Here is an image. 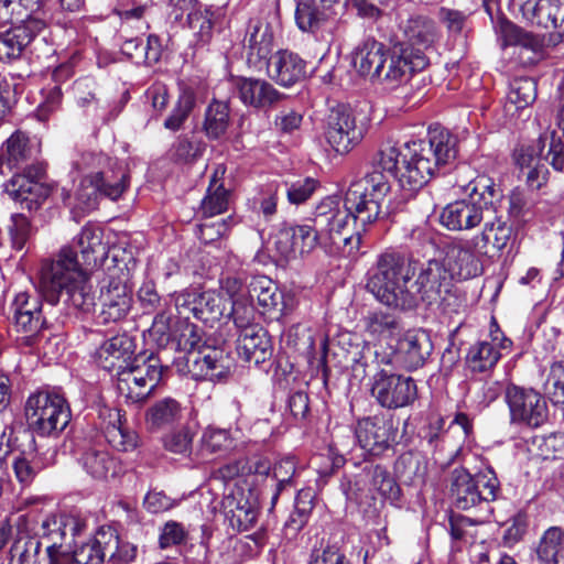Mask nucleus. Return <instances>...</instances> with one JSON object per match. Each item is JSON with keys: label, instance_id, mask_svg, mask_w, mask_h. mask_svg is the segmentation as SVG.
Returning a JSON list of instances; mask_svg holds the SVG:
<instances>
[{"label": "nucleus", "instance_id": "f257e3e1", "mask_svg": "<svg viewBox=\"0 0 564 564\" xmlns=\"http://www.w3.org/2000/svg\"><path fill=\"white\" fill-rule=\"evenodd\" d=\"M416 264L395 251L381 253L369 271L367 290L382 304L412 310L422 301L429 305L441 303L444 308L451 305L453 273L438 260H429L421 265L416 279Z\"/></svg>", "mask_w": 564, "mask_h": 564}, {"label": "nucleus", "instance_id": "f03ea898", "mask_svg": "<svg viewBox=\"0 0 564 564\" xmlns=\"http://www.w3.org/2000/svg\"><path fill=\"white\" fill-rule=\"evenodd\" d=\"M458 153L457 137L447 129L430 127L425 139L412 140L398 147L384 141L373 161V169L398 176L409 191L422 188L443 167L452 165Z\"/></svg>", "mask_w": 564, "mask_h": 564}, {"label": "nucleus", "instance_id": "7ed1b4c3", "mask_svg": "<svg viewBox=\"0 0 564 564\" xmlns=\"http://www.w3.org/2000/svg\"><path fill=\"white\" fill-rule=\"evenodd\" d=\"M40 290L51 304L63 299L64 303L82 312H89L95 305L89 279L73 247H63L52 260L43 262Z\"/></svg>", "mask_w": 564, "mask_h": 564}, {"label": "nucleus", "instance_id": "20e7f679", "mask_svg": "<svg viewBox=\"0 0 564 564\" xmlns=\"http://www.w3.org/2000/svg\"><path fill=\"white\" fill-rule=\"evenodd\" d=\"M318 232H322L327 247L346 249L350 256L359 250L362 234L372 223H364L357 213L348 206V194L344 204L333 197L323 199L315 208L311 219Z\"/></svg>", "mask_w": 564, "mask_h": 564}, {"label": "nucleus", "instance_id": "39448f33", "mask_svg": "<svg viewBox=\"0 0 564 564\" xmlns=\"http://www.w3.org/2000/svg\"><path fill=\"white\" fill-rule=\"evenodd\" d=\"M514 160L528 187L538 191L546 183L549 175L543 160L555 170L564 171V142L555 130L545 131L534 143L518 149Z\"/></svg>", "mask_w": 564, "mask_h": 564}, {"label": "nucleus", "instance_id": "423d86ee", "mask_svg": "<svg viewBox=\"0 0 564 564\" xmlns=\"http://www.w3.org/2000/svg\"><path fill=\"white\" fill-rule=\"evenodd\" d=\"M163 366L154 355L134 356L130 364L117 371V390L130 403H142L162 378Z\"/></svg>", "mask_w": 564, "mask_h": 564}, {"label": "nucleus", "instance_id": "0eeeda50", "mask_svg": "<svg viewBox=\"0 0 564 564\" xmlns=\"http://www.w3.org/2000/svg\"><path fill=\"white\" fill-rule=\"evenodd\" d=\"M499 480L491 469L471 475L464 467H456L449 475V492L457 509L469 510L482 502L495 501Z\"/></svg>", "mask_w": 564, "mask_h": 564}, {"label": "nucleus", "instance_id": "6e6552de", "mask_svg": "<svg viewBox=\"0 0 564 564\" xmlns=\"http://www.w3.org/2000/svg\"><path fill=\"white\" fill-rule=\"evenodd\" d=\"M25 416L36 433L48 436L62 432L67 426L70 411L62 395L41 391L28 399Z\"/></svg>", "mask_w": 564, "mask_h": 564}, {"label": "nucleus", "instance_id": "1a4fd4ad", "mask_svg": "<svg viewBox=\"0 0 564 564\" xmlns=\"http://www.w3.org/2000/svg\"><path fill=\"white\" fill-rule=\"evenodd\" d=\"M390 177L391 175L373 169L349 186L348 206L364 223L375 224L379 219L381 205L390 192Z\"/></svg>", "mask_w": 564, "mask_h": 564}, {"label": "nucleus", "instance_id": "9d476101", "mask_svg": "<svg viewBox=\"0 0 564 564\" xmlns=\"http://www.w3.org/2000/svg\"><path fill=\"white\" fill-rule=\"evenodd\" d=\"M83 523L80 520L67 513H51L46 516L36 534L39 541L46 544V554L48 561L53 564H61L66 554H70V550L66 549L67 539L74 538L80 532Z\"/></svg>", "mask_w": 564, "mask_h": 564}, {"label": "nucleus", "instance_id": "9b49d317", "mask_svg": "<svg viewBox=\"0 0 564 564\" xmlns=\"http://www.w3.org/2000/svg\"><path fill=\"white\" fill-rule=\"evenodd\" d=\"M371 394L382 408L400 409L415 401L417 387L411 377L382 369L373 377Z\"/></svg>", "mask_w": 564, "mask_h": 564}, {"label": "nucleus", "instance_id": "f8f14e48", "mask_svg": "<svg viewBox=\"0 0 564 564\" xmlns=\"http://www.w3.org/2000/svg\"><path fill=\"white\" fill-rule=\"evenodd\" d=\"M426 64L424 54L412 53L404 44H394L384 53L383 63L373 80L394 87L406 80L413 72L424 68Z\"/></svg>", "mask_w": 564, "mask_h": 564}, {"label": "nucleus", "instance_id": "ddd939ff", "mask_svg": "<svg viewBox=\"0 0 564 564\" xmlns=\"http://www.w3.org/2000/svg\"><path fill=\"white\" fill-rule=\"evenodd\" d=\"M444 250V264L453 276L466 280L481 273V258L487 254L474 237L454 239Z\"/></svg>", "mask_w": 564, "mask_h": 564}, {"label": "nucleus", "instance_id": "4468645a", "mask_svg": "<svg viewBox=\"0 0 564 564\" xmlns=\"http://www.w3.org/2000/svg\"><path fill=\"white\" fill-rule=\"evenodd\" d=\"M505 398L513 423H524L536 427L545 421L547 416L546 402L533 389L509 386L506 389Z\"/></svg>", "mask_w": 564, "mask_h": 564}, {"label": "nucleus", "instance_id": "2eb2a0df", "mask_svg": "<svg viewBox=\"0 0 564 564\" xmlns=\"http://www.w3.org/2000/svg\"><path fill=\"white\" fill-rule=\"evenodd\" d=\"M221 506L232 529L243 532L256 525L259 506L257 497L249 487L235 484L234 488L225 495Z\"/></svg>", "mask_w": 564, "mask_h": 564}, {"label": "nucleus", "instance_id": "dca6fc26", "mask_svg": "<svg viewBox=\"0 0 564 564\" xmlns=\"http://www.w3.org/2000/svg\"><path fill=\"white\" fill-rule=\"evenodd\" d=\"M325 133L327 142L336 152L347 153L362 140L365 130L356 123L349 108L338 106L327 117Z\"/></svg>", "mask_w": 564, "mask_h": 564}, {"label": "nucleus", "instance_id": "f3484780", "mask_svg": "<svg viewBox=\"0 0 564 564\" xmlns=\"http://www.w3.org/2000/svg\"><path fill=\"white\" fill-rule=\"evenodd\" d=\"M11 322L21 340L31 346L44 328L45 319L42 314V303L39 296L26 292L17 294L11 304Z\"/></svg>", "mask_w": 564, "mask_h": 564}, {"label": "nucleus", "instance_id": "a211bd4d", "mask_svg": "<svg viewBox=\"0 0 564 564\" xmlns=\"http://www.w3.org/2000/svg\"><path fill=\"white\" fill-rule=\"evenodd\" d=\"M355 434L361 448L372 455H380L395 442L398 430L392 420L373 416L358 421Z\"/></svg>", "mask_w": 564, "mask_h": 564}, {"label": "nucleus", "instance_id": "6ab92c4d", "mask_svg": "<svg viewBox=\"0 0 564 564\" xmlns=\"http://www.w3.org/2000/svg\"><path fill=\"white\" fill-rule=\"evenodd\" d=\"M399 31L402 33L404 44L412 53L423 54L424 50L431 47L438 37L437 26L433 19L425 14L399 13Z\"/></svg>", "mask_w": 564, "mask_h": 564}, {"label": "nucleus", "instance_id": "aec40b11", "mask_svg": "<svg viewBox=\"0 0 564 564\" xmlns=\"http://www.w3.org/2000/svg\"><path fill=\"white\" fill-rule=\"evenodd\" d=\"M318 245L327 247L325 238L314 223L283 227L275 240L276 250L285 258L295 253H310Z\"/></svg>", "mask_w": 564, "mask_h": 564}, {"label": "nucleus", "instance_id": "412c9836", "mask_svg": "<svg viewBox=\"0 0 564 564\" xmlns=\"http://www.w3.org/2000/svg\"><path fill=\"white\" fill-rule=\"evenodd\" d=\"M99 301L101 311L99 317L104 324L116 323L123 319L132 307V291L126 281L109 276L101 288Z\"/></svg>", "mask_w": 564, "mask_h": 564}, {"label": "nucleus", "instance_id": "4be33fe9", "mask_svg": "<svg viewBox=\"0 0 564 564\" xmlns=\"http://www.w3.org/2000/svg\"><path fill=\"white\" fill-rule=\"evenodd\" d=\"M248 292L251 297H257L260 313L270 318H279L293 308L292 295L279 291L276 284L267 276L254 278Z\"/></svg>", "mask_w": 564, "mask_h": 564}, {"label": "nucleus", "instance_id": "5701e85b", "mask_svg": "<svg viewBox=\"0 0 564 564\" xmlns=\"http://www.w3.org/2000/svg\"><path fill=\"white\" fill-rule=\"evenodd\" d=\"M11 22L18 25L0 33V61L19 58L34 36L45 28L41 19Z\"/></svg>", "mask_w": 564, "mask_h": 564}, {"label": "nucleus", "instance_id": "b1692460", "mask_svg": "<svg viewBox=\"0 0 564 564\" xmlns=\"http://www.w3.org/2000/svg\"><path fill=\"white\" fill-rule=\"evenodd\" d=\"M489 212V208L473 199H460L443 209L441 223L449 230H469L484 221Z\"/></svg>", "mask_w": 564, "mask_h": 564}, {"label": "nucleus", "instance_id": "393cba45", "mask_svg": "<svg viewBox=\"0 0 564 564\" xmlns=\"http://www.w3.org/2000/svg\"><path fill=\"white\" fill-rule=\"evenodd\" d=\"M80 463L84 469L96 479L115 477L120 471L119 463L108 452L101 435L83 446Z\"/></svg>", "mask_w": 564, "mask_h": 564}, {"label": "nucleus", "instance_id": "a878e982", "mask_svg": "<svg viewBox=\"0 0 564 564\" xmlns=\"http://www.w3.org/2000/svg\"><path fill=\"white\" fill-rule=\"evenodd\" d=\"M433 345L423 329L408 330L398 341L397 356L408 370L422 367L431 355Z\"/></svg>", "mask_w": 564, "mask_h": 564}, {"label": "nucleus", "instance_id": "bb28decb", "mask_svg": "<svg viewBox=\"0 0 564 564\" xmlns=\"http://www.w3.org/2000/svg\"><path fill=\"white\" fill-rule=\"evenodd\" d=\"M305 62L295 53L281 50L268 59V75L281 86L290 87L301 82L306 74Z\"/></svg>", "mask_w": 564, "mask_h": 564}, {"label": "nucleus", "instance_id": "cd10ccee", "mask_svg": "<svg viewBox=\"0 0 564 564\" xmlns=\"http://www.w3.org/2000/svg\"><path fill=\"white\" fill-rule=\"evenodd\" d=\"M134 341L126 335H117L106 340L97 351L98 365L108 371L127 367L134 358Z\"/></svg>", "mask_w": 564, "mask_h": 564}, {"label": "nucleus", "instance_id": "c85d7f7f", "mask_svg": "<svg viewBox=\"0 0 564 564\" xmlns=\"http://www.w3.org/2000/svg\"><path fill=\"white\" fill-rule=\"evenodd\" d=\"M104 231L101 228L86 225L74 240V246L78 248L86 269H94L104 263L108 257V247L102 241Z\"/></svg>", "mask_w": 564, "mask_h": 564}, {"label": "nucleus", "instance_id": "c756f323", "mask_svg": "<svg viewBox=\"0 0 564 564\" xmlns=\"http://www.w3.org/2000/svg\"><path fill=\"white\" fill-rule=\"evenodd\" d=\"M274 29L265 19H251L245 36L249 62L267 59L273 48Z\"/></svg>", "mask_w": 564, "mask_h": 564}, {"label": "nucleus", "instance_id": "7c9ffc66", "mask_svg": "<svg viewBox=\"0 0 564 564\" xmlns=\"http://www.w3.org/2000/svg\"><path fill=\"white\" fill-rule=\"evenodd\" d=\"M238 354L249 362L259 365L271 356V343L263 327L246 328L237 339Z\"/></svg>", "mask_w": 564, "mask_h": 564}, {"label": "nucleus", "instance_id": "2f4dec72", "mask_svg": "<svg viewBox=\"0 0 564 564\" xmlns=\"http://www.w3.org/2000/svg\"><path fill=\"white\" fill-rule=\"evenodd\" d=\"M115 529L101 527L94 539L83 544L74 552L73 560L77 564H102L106 562L107 551L113 549Z\"/></svg>", "mask_w": 564, "mask_h": 564}, {"label": "nucleus", "instance_id": "473e14b6", "mask_svg": "<svg viewBox=\"0 0 564 564\" xmlns=\"http://www.w3.org/2000/svg\"><path fill=\"white\" fill-rule=\"evenodd\" d=\"M237 88L241 101L254 108L269 107L281 97L280 93L264 79L240 78Z\"/></svg>", "mask_w": 564, "mask_h": 564}, {"label": "nucleus", "instance_id": "72a5a7b5", "mask_svg": "<svg viewBox=\"0 0 564 564\" xmlns=\"http://www.w3.org/2000/svg\"><path fill=\"white\" fill-rule=\"evenodd\" d=\"M194 368L198 375L208 380H221L228 376L231 368V360L228 354L215 347H204L193 358Z\"/></svg>", "mask_w": 564, "mask_h": 564}, {"label": "nucleus", "instance_id": "f704fd0d", "mask_svg": "<svg viewBox=\"0 0 564 564\" xmlns=\"http://www.w3.org/2000/svg\"><path fill=\"white\" fill-rule=\"evenodd\" d=\"M511 237L512 228L506 220L501 217L489 219L487 215L482 231L474 236L487 256H489L490 249L497 252L503 250Z\"/></svg>", "mask_w": 564, "mask_h": 564}, {"label": "nucleus", "instance_id": "c9c22d12", "mask_svg": "<svg viewBox=\"0 0 564 564\" xmlns=\"http://www.w3.org/2000/svg\"><path fill=\"white\" fill-rule=\"evenodd\" d=\"M53 187L45 183H36L25 173L15 174L6 184L7 194L14 200L37 203L47 198Z\"/></svg>", "mask_w": 564, "mask_h": 564}, {"label": "nucleus", "instance_id": "e433bc0d", "mask_svg": "<svg viewBox=\"0 0 564 564\" xmlns=\"http://www.w3.org/2000/svg\"><path fill=\"white\" fill-rule=\"evenodd\" d=\"M384 53L386 50L382 43L372 37L367 39L355 50L354 67L360 75L368 76L373 80L381 63H383Z\"/></svg>", "mask_w": 564, "mask_h": 564}, {"label": "nucleus", "instance_id": "4c0bfd02", "mask_svg": "<svg viewBox=\"0 0 564 564\" xmlns=\"http://www.w3.org/2000/svg\"><path fill=\"white\" fill-rule=\"evenodd\" d=\"M224 173L225 169L218 166L210 178L206 195L200 204V213L204 217H214L228 210L231 195L219 178V175L223 176Z\"/></svg>", "mask_w": 564, "mask_h": 564}, {"label": "nucleus", "instance_id": "58836bf2", "mask_svg": "<svg viewBox=\"0 0 564 564\" xmlns=\"http://www.w3.org/2000/svg\"><path fill=\"white\" fill-rule=\"evenodd\" d=\"M181 417V403L173 398H163L147 410L145 425L149 431L156 432L176 423Z\"/></svg>", "mask_w": 564, "mask_h": 564}, {"label": "nucleus", "instance_id": "ea45409f", "mask_svg": "<svg viewBox=\"0 0 564 564\" xmlns=\"http://www.w3.org/2000/svg\"><path fill=\"white\" fill-rule=\"evenodd\" d=\"M86 182H94L99 187L100 195L118 199L127 189L129 175L123 167L108 169L86 175Z\"/></svg>", "mask_w": 564, "mask_h": 564}, {"label": "nucleus", "instance_id": "a19ab883", "mask_svg": "<svg viewBox=\"0 0 564 564\" xmlns=\"http://www.w3.org/2000/svg\"><path fill=\"white\" fill-rule=\"evenodd\" d=\"M0 19L3 21H30L41 19L47 24L42 0H0Z\"/></svg>", "mask_w": 564, "mask_h": 564}, {"label": "nucleus", "instance_id": "79ce46f5", "mask_svg": "<svg viewBox=\"0 0 564 564\" xmlns=\"http://www.w3.org/2000/svg\"><path fill=\"white\" fill-rule=\"evenodd\" d=\"M32 150L29 145V138L20 131L14 132L2 145L0 160L8 169H19L29 159Z\"/></svg>", "mask_w": 564, "mask_h": 564}, {"label": "nucleus", "instance_id": "37998d69", "mask_svg": "<svg viewBox=\"0 0 564 564\" xmlns=\"http://www.w3.org/2000/svg\"><path fill=\"white\" fill-rule=\"evenodd\" d=\"M226 311V301L214 291L203 292L197 296V303L191 307V314L204 322L215 323L220 319Z\"/></svg>", "mask_w": 564, "mask_h": 564}, {"label": "nucleus", "instance_id": "c03bdc74", "mask_svg": "<svg viewBox=\"0 0 564 564\" xmlns=\"http://www.w3.org/2000/svg\"><path fill=\"white\" fill-rule=\"evenodd\" d=\"M365 330L373 338L387 339L395 336L401 328L399 318L382 311L371 312L364 318Z\"/></svg>", "mask_w": 564, "mask_h": 564}, {"label": "nucleus", "instance_id": "a18cd8bd", "mask_svg": "<svg viewBox=\"0 0 564 564\" xmlns=\"http://www.w3.org/2000/svg\"><path fill=\"white\" fill-rule=\"evenodd\" d=\"M332 9H324L312 0L301 1L296 6L295 20L304 32H314L329 17Z\"/></svg>", "mask_w": 564, "mask_h": 564}, {"label": "nucleus", "instance_id": "49530a36", "mask_svg": "<svg viewBox=\"0 0 564 564\" xmlns=\"http://www.w3.org/2000/svg\"><path fill=\"white\" fill-rule=\"evenodd\" d=\"M564 531L558 527L547 529L536 549L538 557L545 564H556L564 554Z\"/></svg>", "mask_w": 564, "mask_h": 564}, {"label": "nucleus", "instance_id": "de8ad7c7", "mask_svg": "<svg viewBox=\"0 0 564 564\" xmlns=\"http://www.w3.org/2000/svg\"><path fill=\"white\" fill-rule=\"evenodd\" d=\"M499 358V350L492 343L480 341L470 347L467 364L473 371L482 372L492 368Z\"/></svg>", "mask_w": 564, "mask_h": 564}, {"label": "nucleus", "instance_id": "09e8293b", "mask_svg": "<svg viewBox=\"0 0 564 564\" xmlns=\"http://www.w3.org/2000/svg\"><path fill=\"white\" fill-rule=\"evenodd\" d=\"M102 438L118 451L130 452L138 446L139 437L134 431L121 422L120 414L117 413V424L109 425Z\"/></svg>", "mask_w": 564, "mask_h": 564}, {"label": "nucleus", "instance_id": "8fccbe9b", "mask_svg": "<svg viewBox=\"0 0 564 564\" xmlns=\"http://www.w3.org/2000/svg\"><path fill=\"white\" fill-rule=\"evenodd\" d=\"M369 485L372 491H377L383 499L395 501L400 497V488L393 477L381 466L367 470Z\"/></svg>", "mask_w": 564, "mask_h": 564}, {"label": "nucleus", "instance_id": "3c124183", "mask_svg": "<svg viewBox=\"0 0 564 564\" xmlns=\"http://www.w3.org/2000/svg\"><path fill=\"white\" fill-rule=\"evenodd\" d=\"M41 541L35 538H19L10 549L9 564H41Z\"/></svg>", "mask_w": 564, "mask_h": 564}, {"label": "nucleus", "instance_id": "603ef678", "mask_svg": "<svg viewBox=\"0 0 564 564\" xmlns=\"http://www.w3.org/2000/svg\"><path fill=\"white\" fill-rule=\"evenodd\" d=\"M341 488L347 499L359 505H370L375 499L367 471L356 475L341 484Z\"/></svg>", "mask_w": 564, "mask_h": 564}, {"label": "nucleus", "instance_id": "864d4df0", "mask_svg": "<svg viewBox=\"0 0 564 564\" xmlns=\"http://www.w3.org/2000/svg\"><path fill=\"white\" fill-rule=\"evenodd\" d=\"M228 107L224 102L215 101L209 105L205 117V131L208 137L217 139L223 135L228 127Z\"/></svg>", "mask_w": 564, "mask_h": 564}, {"label": "nucleus", "instance_id": "5fc2aeb1", "mask_svg": "<svg viewBox=\"0 0 564 564\" xmlns=\"http://www.w3.org/2000/svg\"><path fill=\"white\" fill-rule=\"evenodd\" d=\"M11 466L17 480L22 485L31 484L42 468L33 452L13 455Z\"/></svg>", "mask_w": 564, "mask_h": 564}, {"label": "nucleus", "instance_id": "6e6d98bb", "mask_svg": "<svg viewBox=\"0 0 564 564\" xmlns=\"http://www.w3.org/2000/svg\"><path fill=\"white\" fill-rule=\"evenodd\" d=\"M536 98V84L532 78H516L510 86L508 99L518 109L525 108Z\"/></svg>", "mask_w": 564, "mask_h": 564}, {"label": "nucleus", "instance_id": "4d7b16f0", "mask_svg": "<svg viewBox=\"0 0 564 564\" xmlns=\"http://www.w3.org/2000/svg\"><path fill=\"white\" fill-rule=\"evenodd\" d=\"M295 463L292 458H283L279 460L272 471V479L275 481L274 491L272 494L271 502L274 506L281 492L293 486V476L295 474Z\"/></svg>", "mask_w": 564, "mask_h": 564}, {"label": "nucleus", "instance_id": "13d9d810", "mask_svg": "<svg viewBox=\"0 0 564 564\" xmlns=\"http://www.w3.org/2000/svg\"><path fill=\"white\" fill-rule=\"evenodd\" d=\"M202 451L208 454H221L232 447V438L227 430L208 427L203 433Z\"/></svg>", "mask_w": 564, "mask_h": 564}, {"label": "nucleus", "instance_id": "bf43d9fd", "mask_svg": "<svg viewBox=\"0 0 564 564\" xmlns=\"http://www.w3.org/2000/svg\"><path fill=\"white\" fill-rule=\"evenodd\" d=\"M544 393L554 404L564 405V362H554L544 383Z\"/></svg>", "mask_w": 564, "mask_h": 564}, {"label": "nucleus", "instance_id": "052dcab7", "mask_svg": "<svg viewBox=\"0 0 564 564\" xmlns=\"http://www.w3.org/2000/svg\"><path fill=\"white\" fill-rule=\"evenodd\" d=\"M230 317L239 333L246 328L259 327L260 325L254 322L256 312L254 307L248 299H238L231 303Z\"/></svg>", "mask_w": 564, "mask_h": 564}, {"label": "nucleus", "instance_id": "680f3d73", "mask_svg": "<svg viewBox=\"0 0 564 564\" xmlns=\"http://www.w3.org/2000/svg\"><path fill=\"white\" fill-rule=\"evenodd\" d=\"M178 346L187 354V362H192L197 357V352L205 347L202 344V335L198 327L194 324H186L180 334Z\"/></svg>", "mask_w": 564, "mask_h": 564}, {"label": "nucleus", "instance_id": "e2e57ef3", "mask_svg": "<svg viewBox=\"0 0 564 564\" xmlns=\"http://www.w3.org/2000/svg\"><path fill=\"white\" fill-rule=\"evenodd\" d=\"M317 181L312 177L297 180L288 185L286 197L293 205H300L311 198L317 188Z\"/></svg>", "mask_w": 564, "mask_h": 564}, {"label": "nucleus", "instance_id": "0e129e2a", "mask_svg": "<svg viewBox=\"0 0 564 564\" xmlns=\"http://www.w3.org/2000/svg\"><path fill=\"white\" fill-rule=\"evenodd\" d=\"M194 107V99L191 95L184 94L178 98L172 113L164 121V127L172 131L181 129Z\"/></svg>", "mask_w": 564, "mask_h": 564}, {"label": "nucleus", "instance_id": "69168bd1", "mask_svg": "<svg viewBox=\"0 0 564 564\" xmlns=\"http://www.w3.org/2000/svg\"><path fill=\"white\" fill-rule=\"evenodd\" d=\"M106 564H130L135 560L137 547L129 542H121L115 530V543L111 551H107Z\"/></svg>", "mask_w": 564, "mask_h": 564}, {"label": "nucleus", "instance_id": "338daca9", "mask_svg": "<svg viewBox=\"0 0 564 564\" xmlns=\"http://www.w3.org/2000/svg\"><path fill=\"white\" fill-rule=\"evenodd\" d=\"M8 229L12 247L15 250H21L30 236L29 219L22 214H14Z\"/></svg>", "mask_w": 564, "mask_h": 564}, {"label": "nucleus", "instance_id": "774afa93", "mask_svg": "<svg viewBox=\"0 0 564 564\" xmlns=\"http://www.w3.org/2000/svg\"><path fill=\"white\" fill-rule=\"evenodd\" d=\"M205 147L202 142L180 139L173 147L172 156L181 162H191L203 154Z\"/></svg>", "mask_w": 564, "mask_h": 564}]
</instances>
